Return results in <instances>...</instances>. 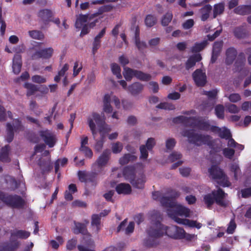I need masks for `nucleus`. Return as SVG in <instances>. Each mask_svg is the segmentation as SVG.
<instances>
[{"instance_id": "79ce46f5", "label": "nucleus", "mask_w": 251, "mask_h": 251, "mask_svg": "<svg viewBox=\"0 0 251 251\" xmlns=\"http://www.w3.org/2000/svg\"><path fill=\"white\" fill-rule=\"evenodd\" d=\"M225 10V5L223 3L215 4L213 9V18H215L218 15L222 14Z\"/></svg>"}, {"instance_id": "72a5a7b5", "label": "nucleus", "mask_w": 251, "mask_h": 251, "mask_svg": "<svg viewBox=\"0 0 251 251\" xmlns=\"http://www.w3.org/2000/svg\"><path fill=\"white\" fill-rule=\"evenodd\" d=\"M233 34L235 37L238 39L244 38L247 35L246 29L243 26H240L234 28Z\"/></svg>"}, {"instance_id": "6ab92c4d", "label": "nucleus", "mask_w": 251, "mask_h": 251, "mask_svg": "<svg viewBox=\"0 0 251 251\" xmlns=\"http://www.w3.org/2000/svg\"><path fill=\"white\" fill-rule=\"evenodd\" d=\"M30 236V233L25 230L15 229L10 231V240H17L16 238L26 239Z\"/></svg>"}, {"instance_id": "c756f323", "label": "nucleus", "mask_w": 251, "mask_h": 251, "mask_svg": "<svg viewBox=\"0 0 251 251\" xmlns=\"http://www.w3.org/2000/svg\"><path fill=\"white\" fill-rule=\"evenodd\" d=\"M234 11L235 13L241 15H246L251 14V4L239 5L235 7Z\"/></svg>"}, {"instance_id": "603ef678", "label": "nucleus", "mask_w": 251, "mask_h": 251, "mask_svg": "<svg viewBox=\"0 0 251 251\" xmlns=\"http://www.w3.org/2000/svg\"><path fill=\"white\" fill-rule=\"evenodd\" d=\"M123 149V144L119 141L112 144V151L113 153L117 154L121 152Z\"/></svg>"}, {"instance_id": "37998d69", "label": "nucleus", "mask_w": 251, "mask_h": 251, "mask_svg": "<svg viewBox=\"0 0 251 251\" xmlns=\"http://www.w3.org/2000/svg\"><path fill=\"white\" fill-rule=\"evenodd\" d=\"M215 114L218 119H224L225 108L222 104H218L215 107Z\"/></svg>"}, {"instance_id": "49530a36", "label": "nucleus", "mask_w": 251, "mask_h": 251, "mask_svg": "<svg viewBox=\"0 0 251 251\" xmlns=\"http://www.w3.org/2000/svg\"><path fill=\"white\" fill-rule=\"evenodd\" d=\"M94 119L93 117H88L87 118V124L92 132L94 138H95L97 134L96 126L94 123Z\"/></svg>"}, {"instance_id": "e2e57ef3", "label": "nucleus", "mask_w": 251, "mask_h": 251, "mask_svg": "<svg viewBox=\"0 0 251 251\" xmlns=\"http://www.w3.org/2000/svg\"><path fill=\"white\" fill-rule=\"evenodd\" d=\"M185 225L188 226L190 227H196L198 229L200 228L202 225L200 223H198L196 221L191 220L189 219H185Z\"/></svg>"}, {"instance_id": "4468645a", "label": "nucleus", "mask_w": 251, "mask_h": 251, "mask_svg": "<svg viewBox=\"0 0 251 251\" xmlns=\"http://www.w3.org/2000/svg\"><path fill=\"white\" fill-rule=\"evenodd\" d=\"M209 136L205 135V145L210 148V154L213 155L220 152L222 150L221 145L216 144L214 140H209Z\"/></svg>"}, {"instance_id": "a211bd4d", "label": "nucleus", "mask_w": 251, "mask_h": 251, "mask_svg": "<svg viewBox=\"0 0 251 251\" xmlns=\"http://www.w3.org/2000/svg\"><path fill=\"white\" fill-rule=\"evenodd\" d=\"M136 169L134 165L126 166L123 170V175L126 180H128L130 182L133 178H135Z\"/></svg>"}, {"instance_id": "412c9836", "label": "nucleus", "mask_w": 251, "mask_h": 251, "mask_svg": "<svg viewBox=\"0 0 251 251\" xmlns=\"http://www.w3.org/2000/svg\"><path fill=\"white\" fill-rule=\"evenodd\" d=\"M202 59V57L200 53H196L190 55L185 62V68L187 70H190L196 65L197 62H199Z\"/></svg>"}, {"instance_id": "69168bd1", "label": "nucleus", "mask_w": 251, "mask_h": 251, "mask_svg": "<svg viewBox=\"0 0 251 251\" xmlns=\"http://www.w3.org/2000/svg\"><path fill=\"white\" fill-rule=\"evenodd\" d=\"M155 144L156 143L154 138L151 137L148 139L146 145L145 146L149 151H151L155 145Z\"/></svg>"}, {"instance_id": "a18cd8bd", "label": "nucleus", "mask_w": 251, "mask_h": 251, "mask_svg": "<svg viewBox=\"0 0 251 251\" xmlns=\"http://www.w3.org/2000/svg\"><path fill=\"white\" fill-rule=\"evenodd\" d=\"M157 22L156 17L151 14L148 15L145 19V23L147 26L152 27Z\"/></svg>"}, {"instance_id": "052dcab7", "label": "nucleus", "mask_w": 251, "mask_h": 251, "mask_svg": "<svg viewBox=\"0 0 251 251\" xmlns=\"http://www.w3.org/2000/svg\"><path fill=\"white\" fill-rule=\"evenodd\" d=\"M173 15L172 13L168 12L163 17L161 24L163 26L168 25L172 19Z\"/></svg>"}, {"instance_id": "20e7f679", "label": "nucleus", "mask_w": 251, "mask_h": 251, "mask_svg": "<svg viewBox=\"0 0 251 251\" xmlns=\"http://www.w3.org/2000/svg\"><path fill=\"white\" fill-rule=\"evenodd\" d=\"M92 116L99 127V131L100 135V140L104 142L105 134L108 132L105 127V119L104 113L102 112L101 115H100L97 112H93L92 113Z\"/></svg>"}, {"instance_id": "6e6d98bb", "label": "nucleus", "mask_w": 251, "mask_h": 251, "mask_svg": "<svg viewBox=\"0 0 251 251\" xmlns=\"http://www.w3.org/2000/svg\"><path fill=\"white\" fill-rule=\"evenodd\" d=\"M204 49V41L200 43H196L191 48V52L198 53Z\"/></svg>"}, {"instance_id": "0e129e2a", "label": "nucleus", "mask_w": 251, "mask_h": 251, "mask_svg": "<svg viewBox=\"0 0 251 251\" xmlns=\"http://www.w3.org/2000/svg\"><path fill=\"white\" fill-rule=\"evenodd\" d=\"M223 151L225 157L228 159L232 158L235 154V151L233 149L228 148H225Z\"/></svg>"}, {"instance_id": "338daca9", "label": "nucleus", "mask_w": 251, "mask_h": 251, "mask_svg": "<svg viewBox=\"0 0 251 251\" xmlns=\"http://www.w3.org/2000/svg\"><path fill=\"white\" fill-rule=\"evenodd\" d=\"M176 144V141L173 138H169L166 141V147L169 150H173Z\"/></svg>"}, {"instance_id": "ddd939ff", "label": "nucleus", "mask_w": 251, "mask_h": 251, "mask_svg": "<svg viewBox=\"0 0 251 251\" xmlns=\"http://www.w3.org/2000/svg\"><path fill=\"white\" fill-rule=\"evenodd\" d=\"M237 51L234 47H230L227 49L226 51L225 63L227 65H231L236 57H237Z\"/></svg>"}, {"instance_id": "f704fd0d", "label": "nucleus", "mask_w": 251, "mask_h": 251, "mask_svg": "<svg viewBox=\"0 0 251 251\" xmlns=\"http://www.w3.org/2000/svg\"><path fill=\"white\" fill-rule=\"evenodd\" d=\"M137 159V156L129 153L125 154L123 157L120 158L119 163L124 165L128 163L130 161H134Z\"/></svg>"}, {"instance_id": "b1692460", "label": "nucleus", "mask_w": 251, "mask_h": 251, "mask_svg": "<svg viewBox=\"0 0 251 251\" xmlns=\"http://www.w3.org/2000/svg\"><path fill=\"white\" fill-rule=\"evenodd\" d=\"M22 66V57L20 55L16 54L13 59L12 69L13 73L18 75L21 70Z\"/></svg>"}, {"instance_id": "f257e3e1", "label": "nucleus", "mask_w": 251, "mask_h": 251, "mask_svg": "<svg viewBox=\"0 0 251 251\" xmlns=\"http://www.w3.org/2000/svg\"><path fill=\"white\" fill-rule=\"evenodd\" d=\"M209 176L216 184L223 187H229L231 183L223 170L216 165H213L209 169Z\"/></svg>"}, {"instance_id": "bf43d9fd", "label": "nucleus", "mask_w": 251, "mask_h": 251, "mask_svg": "<svg viewBox=\"0 0 251 251\" xmlns=\"http://www.w3.org/2000/svg\"><path fill=\"white\" fill-rule=\"evenodd\" d=\"M230 171L234 173V179L237 180L238 175L241 172L239 165L236 163L232 164L230 166Z\"/></svg>"}, {"instance_id": "a878e982", "label": "nucleus", "mask_w": 251, "mask_h": 251, "mask_svg": "<svg viewBox=\"0 0 251 251\" xmlns=\"http://www.w3.org/2000/svg\"><path fill=\"white\" fill-rule=\"evenodd\" d=\"M115 190L118 194L128 195L131 192L132 189L130 185L128 183H121L118 184Z\"/></svg>"}, {"instance_id": "e433bc0d", "label": "nucleus", "mask_w": 251, "mask_h": 251, "mask_svg": "<svg viewBox=\"0 0 251 251\" xmlns=\"http://www.w3.org/2000/svg\"><path fill=\"white\" fill-rule=\"evenodd\" d=\"M135 77L137 79L143 81H149L151 79V75L150 74L137 70Z\"/></svg>"}, {"instance_id": "39448f33", "label": "nucleus", "mask_w": 251, "mask_h": 251, "mask_svg": "<svg viewBox=\"0 0 251 251\" xmlns=\"http://www.w3.org/2000/svg\"><path fill=\"white\" fill-rule=\"evenodd\" d=\"M79 180L81 182L90 183L94 188L98 183L97 173L95 172H86L85 171H79L77 173Z\"/></svg>"}, {"instance_id": "c03bdc74", "label": "nucleus", "mask_w": 251, "mask_h": 251, "mask_svg": "<svg viewBox=\"0 0 251 251\" xmlns=\"http://www.w3.org/2000/svg\"><path fill=\"white\" fill-rule=\"evenodd\" d=\"M112 9V6L109 5H103L101 6L99 9L98 12L95 13L93 14H92L90 17L89 19H91L92 18H93L94 17H96L98 16H99L100 14H101L102 13L106 12H109L111 11V10Z\"/></svg>"}, {"instance_id": "473e14b6", "label": "nucleus", "mask_w": 251, "mask_h": 251, "mask_svg": "<svg viewBox=\"0 0 251 251\" xmlns=\"http://www.w3.org/2000/svg\"><path fill=\"white\" fill-rule=\"evenodd\" d=\"M101 218L98 214H93L92 216L91 226H95V232L97 234L100 230Z\"/></svg>"}, {"instance_id": "cd10ccee", "label": "nucleus", "mask_w": 251, "mask_h": 251, "mask_svg": "<svg viewBox=\"0 0 251 251\" xmlns=\"http://www.w3.org/2000/svg\"><path fill=\"white\" fill-rule=\"evenodd\" d=\"M10 151V147L9 145H6L1 148L0 151V161L5 163L11 161V158L9 157Z\"/></svg>"}, {"instance_id": "4be33fe9", "label": "nucleus", "mask_w": 251, "mask_h": 251, "mask_svg": "<svg viewBox=\"0 0 251 251\" xmlns=\"http://www.w3.org/2000/svg\"><path fill=\"white\" fill-rule=\"evenodd\" d=\"M110 155L111 151L109 149H106L103 151L97 160V163L99 168L104 166L107 164L110 158Z\"/></svg>"}, {"instance_id": "7c9ffc66", "label": "nucleus", "mask_w": 251, "mask_h": 251, "mask_svg": "<svg viewBox=\"0 0 251 251\" xmlns=\"http://www.w3.org/2000/svg\"><path fill=\"white\" fill-rule=\"evenodd\" d=\"M145 182V176L143 174H141L140 177L137 179L133 178L130 181V183L133 186L138 189H143Z\"/></svg>"}, {"instance_id": "aec40b11", "label": "nucleus", "mask_w": 251, "mask_h": 251, "mask_svg": "<svg viewBox=\"0 0 251 251\" xmlns=\"http://www.w3.org/2000/svg\"><path fill=\"white\" fill-rule=\"evenodd\" d=\"M144 86L139 82H135L129 85L127 90L132 96H135L141 93L144 89Z\"/></svg>"}, {"instance_id": "58836bf2", "label": "nucleus", "mask_w": 251, "mask_h": 251, "mask_svg": "<svg viewBox=\"0 0 251 251\" xmlns=\"http://www.w3.org/2000/svg\"><path fill=\"white\" fill-rule=\"evenodd\" d=\"M28 32L29 36L32 39L42 40L45 37L44 34L40 30H29Z\"/></svg>"}, {"instance_id": "4c0bfd02", "label": "nucleus", "mask_w": 251, "mask_h": 251, "mask_svg": "<svg viewBox=\"0 0 251 251\" xmlns=\"http://www.w3.org/2000/svg\"><path fill=\"white\" fill-rule=\"evenodd\" d=\"M136 70L132 69L128 67L124 69L123 75L127 81H130L133 77L135 76Z\"/></svg>"}, {"instance_id": "8fccbe9b", "label": "nucleus", "mask_w": 251, "mask_h": 251, "mask_svg": "<svg viewBox=\"0 0 251 251\" xmlns=\"http://www.w3.org/2000/svg\"><path fill=\"white\" fill-rule=\"evenodd\" d=\"M111 70L112 73L116 75L118 79H120L122 77L121 74V68L116 63H112L111 65Z\"/></svg>"}, {"instance_id": "6e6552de", "label": "nucleus", "mask_w": 251, "mask_h": 251, "mask_svg": "<svg viewBox=\"0 0 251 251\" xmlns=\"http://www.w3.org/2000/svg\"><path fill=\"white\" fill-rule=\"evenodd\" d=\"M164 229V226L157 221L155 222L154 226L151 227L147 230V233L150 237L157 239L163 236Z\"/></svg>"}, {"instance_id": "ea45409f", "label": "nucleus", "mask_w": 251, "mask_h": 251, "mask_svg": "<svg viewBox=\"0 0 251 251\" xmlns=\"http://www.w3.org/2000/svg\"><path fill=\"white\" fill-rule=\"evenodd\" d=\"M174 239H182L185 237L186 232L182 228L175 226Z\"/></svg>"}, {"instance_id": "dca6fc26", "label": "nucleus", "mask_w": 251, "mask_h": 251, "mask_svg": "<svg viewBox=\"0 0 251 251\" xmlns=\"http://www.w3.org/2000/svg\"><path fill=\"white\" fill-rule=\"evenodd\" d=\"M192 77L198 87L204 86V73L201 69H196L192 74Z\"/></svg>"}, {"instance_id": "c85d7f7f", "label": "nucleus", "mask_w": 251, "mask_h": 251, "mask_svg": "<svg viewBox=\"0 0 251 251\" xmlns=\"http://www.w3.org/2000/svg\"><path fill=\"white\" fill-rule=\"evenodd\" d=\"M160 202L164 207L175 208L176 203L173 197H163L160 200Z\"/></svg>"}, {"instance_id": "423d86ee", "label": "nucleus", "mask_w": 251, "mask_h": 251, "mask_svg": "<svg viewBox=\"0 0 251 251\" xmlns=\"http://www.w3.org/2000/svg\"><path fill=\"white\" fill-rule=\"evenodd\" d=\"M181 135L187 137L189 142L191 143L198 146L204 143V135L196 133L193 129L184 130L182 131Z\"/></svg>"}, {"instance_id": "5fc2aeb1", "label": "nucleus", "mask_w": 251, "mask_h": 251, "mask_svg": "<svg viewBox=\"0 0 251 251\" xmlns=\"http://www.w3.org/2000/svg\"><path fill=\"white\" fill-rule=\"evenodd\" d=\"M218 134L220 138L226 140L231 137L229 130L226 128H224L223 130L221 128V131L218 132Z\"/></svg>"}, {"instance_id": "1a4fd4ad", "label": "nucleus", "mask_w": 251, "mask_h": 251, "mask_svg": "<svg viewBox=\"0 0 251 251\" xmlns=\"http://www.w3.org/2000/svg\"><path fill=\"white\" fill-rule=\"evenodd\" d=\"M211 194L217 205L223 207L227 206V203L224 200L226 194L225 193L222 189L219 187L217 190L212 191Z\"/></svg>"}, {"instance_id": "0eeeda50", "label": "nucleus", "mask_w": 251, "mask_h": 251, "mask_svg": "<svg viewBox=\"0 0 251 251\" xmlns=\"http://www.w3.org/2000/svg\"><path fill=\"white\" fill-rule=\"evenodd\" d=\"M53 51L54 50L51 47L44 48L35 51L31 54V58L32 60H38L39 59L48 60L52 57Z\"/></svg>"}, {"instance_id": "13d9d810", "label": "nucleus", "mask_w": 251, "mask_h": 251, "mask_svg": "<svg viewBox=\"0 0 251 251\" xmlns=\"http://www.w3.org/2000/svg\"><path fill=\"white\" fill-rule=\"evenodd\" d=\"M182 157V154L177 151H173L168 157V160L171 162H174L177 160L181 159Z\"/></svg>"}, {"instance_id": "de8ad7c7", "label": "nucleus", "mask_w": 251, "mask_h": 251, "mask_svg": "<svg viewBox=\"0 0 251 251\" xmlns=\"http://www.w3.org/2000/svg\"><path fill=\"white\" fill-rule=\"evenodd\" d=\"M158 244L159 242L156 239L150 237L144 241V245L148 248L155 247Z\"/></svg>"}, {"instance_id": "c9c22d12", "label": "nucleus", "mask_w": 251, "mask_h": 251, "mask_svg": "<svg viewBox=\"0 0 251 251\" xmlns=\"http://www.w3.org/2000/svg\"><path fill=\"white\" fill-rule=\"evenodd\" d=\"M89 18L88 14H80L78 17L76 19L75 23V26L76 28L80 29L83 24L86 23Z\"/></svg>"}, {"instance_id": "9d476101", "label": "nucleus", "mask_w": 251, "mask_h": 251, "mask_svg": "<svg viewBox=\"0 0 251 251\" xmlns=\"http://www.w3.org/2000/svg\"><path fill=\"white\" fill-rule=\"evenodd\" d=\"M39 135L45 143L50 147H53L56 142L55 135L49 130H41Z\"/></svg>"}, {"instance_id": "f8f14e48", "label": "nucleus", "mask_w": 251, "mask_h": 251, "mask_svg": "<svg viewBox=\"0 0 251 251\" xmlns=\"http://www.w3.org/2000/svg\"><path fill=\"white\" fill-rule=\"evenodd\" d=\"M21 243L18 240H10L0 245V251H16L20 247Z\"/></svg>"}, {"instance_id": "bb28decb", "label": "nucleus", "mask_w": 251, "mask_h": 251, "mask_svg": "<svg viewBox=\"0 0 251 251\" xmlns=\"http://www.w3.org/2000/svg\"><path fill=\"white\" fill-rule=\"evenodd\" d=\"M39 165L42 170L43 174L50 172L52 169L50 158L46 159H40L39 162Z\"/></svg>"}, {"instance_id": "680f3d73", "label": "nucleus", "mask_w": 251, "mask_h": 251, "mask_svg": "<svg viewBox=\"0 0 251 251\" xmlns=\"http://www.w3.org/2000/svg\"><path fill=\"white\" fill-rule=\"evenodd\" d=\"M218 92L219 91L217 89H214L209 91H205V95L207 96L209 99L215 100L217 99Z\"/></svg>"}, {"instance_id": "f3484780", "label": "nucleus", "mask_w": 251, "mask_h": 251, "mask_svg": "<svg viewBox=\"0 0 251 251\" xmlns=\"http://www.w3.org/2000/svg\"><path fill=\"white\" fill-rule=\"evenodd\" d=\"M246 57L244 53L240 52L237 57L234 64L233 71L234 72H240L241 71L245 65Z\"/></svg>"}, {"instance_id": "2eb2a0df", "label": "nucleus", "mask_w": 251, "mask_h": 251, "mask_svg": "<svg viewBox=\"0 0 251 251\" xmlns=\"http://www.w3.org/2000/svg\"><path fill=\"white\" fill-rule=\"evenodd\" d=\"M223 46V41L215 42L213 46L211 63H214L216 62L217 58L221 53Z\"/></svg>"}, {"instance_id": "f03ea898", "label": "nucleus", "mask_w": 251, "mask_h": 251, "mask_svg": "<svg viewBox=\"0 0 251 251\" xmlns=\"http://www.w3.org/2000/svg\"><path fill=\"white\" fill-rule=\"evenodd\" d=\"M0 200L13 209H22L25 205V200L16 194H8L0 191Z\"/></svg>"}, {"instance_id": "9b49d317", "label": "nucleus", "mask_w": 251, "mask_h": 251, "mask_svg": "<svg viewBox=\"0 0 251 251\" xmlns=\"http://www.w3.org/2000/svg\"><path fill=\"white\" fill-rule=\"evenodd\" d=\"M37 16L40 19V21L46 25L51 21V18L53 16V12L49 9H43L39 11Z\"/></svg>"}, {"instance_id": "864d4df0", "label": "nucleus", "mask_w": 251, "mask_h": 251, "mask_svg": "<svg viewBox=\"0 0 251 251\" xmlns=\"http://www.w3.org/2000/svg\"><path fill=\"white\" fill-rule=\"evenodd\" d=\"M156 107L159 109L169 110H172L175 109V106L174 104L165 102L160 103L156 106Z\"/></svg>"}, {"instance_id": "4d7b16f0", "label": "nucleus", "mask_w": 251, "mask_h": 251, "mask_svg": "<svg viewBox=\"0 0 251 251\" xmlns=\"http://www.w3.org/2000/svg\"><path fill=\"white\" fill-rule=\"evenodd\" d=\"M174 229H175V226H164V233L168 236L169 237L174 239Z\"/></svg>"}, {"instance_id": "393cba45", "label": "nucleus", "mask_w": 251, "mask_h": 251, "mask_svg": "<svg viewBox=\"0 0 251 251\" xmlns=\"http://www.w3.org/2000/svg\"><path fill=\"white\" fill-rule=\"evenodd\" d=\"M86 224L79 222H74L75 227L73 229V232L75 234H78L81 233L83 235H86L88 233L86 228V224L89 223L88 221L86 220Z\"/></svg>"}, {"instance_id": "2f4dec72", "label": "nucleus", "mask_w": 251, "mask_h": 251, "mask_svg": "<svg viewBox=\"0 0 251 251\" xmlns=\"http://www.w3.org/2000/svg\"><path fill=\"white\" fill-rule=\"evenodd\" d=\"M24 87L27 89L26 95L27 97H30L33 95L37 91H39L38 86L29 82H25Z\"/></svg>"}, {"instance_id": "09e8293b", "label": "nucleus", "mask_w": 251, "mask_h": 251, "mask_svg": "<svg viewBox=\"0 0 251 251\" xmlns=\"http://www.w3.org/2000/svg\"><path fill=\"white\" fill-rule=\"evenodd\" d=\"M205 131H210L214 134H217L221 131V128L213 125H211L208 122H205Z\"/></svg>"}, {"instance_id": "5701e85b", "label": "nucleus", "mask_w": 251, "mask_h": 251, "mask_svg": "<svg viewBox=\"0 0 251 251\" xmlns=\"http://www.w3.org/2000/svg\"><path fill=\"white\" fill-rule=\"evenodd\" d=\"M175 210L173 212L174 213V217L175 216H184L185 217H190L191 211L190 209L184 206L181 205H176Z\"/></svg>"}, {"instance_id": "774afa93", "label": "nucleus", "mask_w": 251, "mask_h": 251, "mask_svg": "<svg viewBox=\"0 0 251 251\" xmlns=\"http://www.w3.org/2000/svg\"><path fill=\"white\" fill-rule=\"evenodd\" d=\"M32 81L37 83H44L46 82V78L40 75H34L31 77Z\"/></svg>"}, {"instance_id": "a19ab883", "label": "nucleus", "mask_w": 251, "mask_h": 251, "mask_svg": "<svg viewBox=\"0 0 251 251\" xmlns=\"http://www.w3.org/2000/svg\"><path fill=\"white\" fill-rule=\"evenodd\" d=\"M14 131L12 125L10 123L6 124V141L8 143L12 141L14 138Z\"/></svg>"}, {"instance_id": "7ed1b4c3", "label": "nucleus", "mask_w": 251, "mask_h": 251, "mask_svg": "<svg viewBox=\"0 0 251 251\" xmlns=\"http://www.w3.org/2000/svg\"><path fill=\"white\" fill-rule=\"evenodd\" d=\"M172 121L174 124H182L186 127L204 129V120H200L199 118L178 116L174 118Z\"/></svg>"}, {"instance_id": "3c124183", "label": "nucleus", "mask_w": 251, "mask_h": 251, "mask_svg": "<svg viewBox=\"0 0 251 251\" xmlns=\"http://www.w3.org/2000/svg\"><path fill=\"white\" fill-rule=\"evenodd\" d=\"M214 202L215 201L211 193L205 195V204L207 208L211 209Z\"/></svg>"}]
</instances>
